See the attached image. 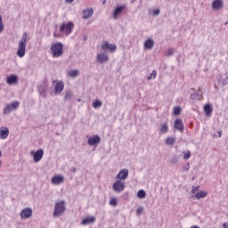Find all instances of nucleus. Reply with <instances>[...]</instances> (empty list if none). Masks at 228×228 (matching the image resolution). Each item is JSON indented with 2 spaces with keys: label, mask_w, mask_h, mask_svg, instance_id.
<instances>
[{
  "label": "nucleus",
  "mask_w": 228,
  "mask_h": 228,
  "mask_svg": "<svg viewBox=\"0 0 228 228\" xmlns=\"http://www.w3.org/2000/svg\"><path fill=\"white\" fill-rule=\"evenodd\" d=\"M65 211H67V207L65 206V200H61L56 202L54 205L53 210V217L60 218L62 215H65Z\"/></svg>",
  "instance_id": "nucleus-1"
},
{
  "label": "nucleus",
  "mask_w": 228,
  "mask_h": 228,
  "mask_svg": "<svg viewBox=\"0 0 228 228\" xmlns=\"http://www.w3.org/2000/svg\"><path fill=\"white\" fill-rule=\"evenodd\" d=\"M53 58L63 56V44L61 42L53 43L51 45Z\"/></svg>",
  "instance_id": "nucleus-2"
},
{
  "label": "nucleus",
  "mask_w": 228,
  "mask_h": 228,
  "mask_svg": "<svg viewBox=\"0 0 228 228\" xmlns=\"http://www.w3.org/2000/svg\"><path fill=\"white\" fill-rule=\"evenodd\" d=\"M26 38H28V33H24L21 40L19 42V49L17 51L19 58H24L26 54Z\"/></svg>",
  "instance_id": "nucleus-3"
},
{
  "label": "nucleus",
  "mask_w": 228,
  "mask_h": 228,
  "mask_svg": "<svg viewBox=\"0 0 228 228\" xmlns=\"http://www.w3.org/2000/svg\"><path fill=\"white\" fill-rule=\"evenodd\" d=\"M73 29H74V23L72 21H69L66 24L62 23L60 27L61 33H66L67 36L70 35Z\"/></svg>",
  "instance_id": "nucleus-4"
},
{
  "label": "nucleus",
  "mask_w": 228,
  "mask_h": 228,
  "mask_svg": "<svg viewBox=\"0 0 228 228\" xmlns=\"http://www.w3.org/2000/svg\"><path fill=\"white\" fill-rule=\"evenodd\" d=\"M112 190L116 191V193H122V191L126 190V183L122 180L116 181L112 185Z\"/></svg>",
  "instance_id": "nucleus-5"
},
{
  "label": "nucleus",
  "mask_w": 228,
  "mask_h": 228,
  "mask_svg": "<svg viewBox=\"0 0 228 228\" xmlns=\"http://www.w3.org/2000/svg\"><path fill=\"white\" fill-rule=\"evenodd\" d=\"M17 108H19V102H12L7 104L4 109V115H10V113L17 110Z\"/></svg>",
  "instance_id": "nucleus-6"
},
{
  "label": "nucleus",
  "mask_w": 228,
  "mask_h": 228,
  "mask_svg": "<svg viewBox=\"0 0 228 228\" xmlns=\"http://www.w3.org/2000/svg\"><path fill=\"white\" fill-rule=\"evenodd\" d=\"M30 154L33 156L34 163L42 161V158H44V151L42 149H39L37 151H31Z\"/></svg>",
  "instance_id": "nucleus-7"
},
{
  "label": "nucleus",
  "mask_w": 228,
  "mask_h": 228,
  "mask_svg": "<svg viewBox=\"0 0 228 228\" xmlns=\"http://www.w3.org/2000/svg\"><path fill=\"white\" fill-rule=\"evenodd\" d=\"M102 51H110V53H115L117 51V45L105 42L101 46Z\"/></svg>",
  "instance_id": "nucleus-8"
},
{
  "label": "nucleus",
  "mask_w": 228,
  "mask_h": 228,
  "mask_svg": "<svg viewBox=\"0 0 228 228\" xmlns=\"http://www.w3.org/2000/svg\"><path fill=\"white\" fill-rule=\"evenodd\" d=\"M129 177V170L127 168L121 169L117 175L116 179L119 181H126Z\"/></svg>",
  "instance_id": "nucleus-9"
},
{
  "label": "nucleus",
  "mask_w": 228,
  "mask_h": 228,
  "mask_svg": "<svg viewBox=\"0 0 228 228\" xmlns=\"http://www.w3.org/2000/svg\"><path fill=\"white\" fill-rule=\"evenodd\" d=\"M96 60L101 64H102V63H106V61L110 60V57L108 56V53L106 52H103L97 54Z\"/></svg>",
  "instance_id": "nucleus-10"
},
{
  "label": "nucleus",
  "mask_w": 228,
  "mask_h": 228,
  "mask_svg": "<svg viewBox=\"0 0 228 228\" xmlns=\"http://www.w3.org/2000/svg\"><path fill=\"white\" fill-rule=\"evenodd\" d=\"M88 145H99L101 143V137L99 135H93L87 141Z\"/></svg>",
  "instance_id": "nucleus-11"
},
{
  "label": "nucleus",
  "mask_w": 228,
  "mask_h": 228,
  "mask_svg": "<svg viewBox=\"0 0 228 228\" xmlns=\"http://www.w3.org/2000/svg\"><path fill=\"white\" fill-rule=\"evenodd\" d=\"M82 19L84 20H86L90 19L94 15V9L93 8H87L82 12Z\"/></svg>",
  "instance_id": "nucleus-12"
},
{
  "label": "nucleus",
  "mask_w": 228,
  "mask_h": 228,
  "mask_svg": "<svg viewBox=\"0 0 228 228\" xmlns=\"http://www.w3.org/2000/svg\"><path fill=\"white\" fill-rule=\"evenodd\" d=\"M63 88H65V84H63V81L57 82L53 89L55 95L61 94L63 92Z\"/></svg>",
  "instance_id": "nucleus-13"
},
{
  "label": "nucleus",
  "mask_w": 228,
  "mask_h": 228,
  "mask_svg": "<svg viewBox=\"0 0 228 228\" xmlns=\"http://www.w3.org/2000/svg\"><path fill=\"white\" fill-rule=\"evenodd\" d=\"M8 134H10V130L6 126H2L0 128V139L6 140L8 138Z\"/></svg>",
  "instance_id": "nucleus-14"
},
{
  "label": "nucleus",
  "mask_w": 228,
  "mask_h": 228,
  "mask_svg": "<svg viewBox=\"0 0 228 228\" xmlns=\"http://www.w3.org/2000/svg\"><path fill=\"white\" fill-rule=\"evenodd\" d=\"M49 91V87L47 86V84H43L38 86V92L41 96L47 97V92Z\"/></svg>",
  "instance_id": "nucleus-15"
},
{
  "label": "nucleus",
  "mask_w": 228,
  "mask_h": 228,
  "mask_svg": "<svg viewBox=\"0 0 228 228\" xmlns=\"http://www.w3.org/2000/svg\"><path fill=\"white\" fill-rule=\"evenodd\" d=\"M124 10H126V5H119L118 6L113 12V19H115V20H117L118 19V15H120V13H122V12H124Z\"/></svg>",
  "instance_id": "nucleus-16"
},
{
  "label": "nucleus",
  "mask_w": 228,
  "mask_h": 228,
  "mask_svg": "<svg viewBox=\"0 0 228 228\" xmlns=\"http://www.w3.org/2000/svg\"><path fill=\"white\" fill-rule=\"evenodd\" d=\"M65 181V177L61 175H56L52 178L53 184H61Z\"/></svg>",
  "instance_id": "nucleus-17"
},
{
  "label": "nucleus",
  "mask_w": 228,
  "mask_h": 228,
  "mask_svg": "<svg viewBox=\"0 0 228 228\" xmlns=\"http://www.w3.org/2000/svg\"><path fill=\"white\" fill-rule=\"evenodd\" d=\"M175 128L177 129V131H180L183 133L184 131V124L183 123L182 119H175Z\"/></svg>",
  "instance_id": "nucleus-18"
},
{
  "label": "nucleus",
  "mask_w": 228,
  "mask_h": 228,
  "mask_svg": "<svg viewBox=\"0 0 228 228\" xmlns=\"http://www.w3.org/2000/svg\"><path fill=\"white\" fill-rule=\"evenodd\" d=\"M18 81H19V77H17L16 75H10L6 78L7 85H16V83H18Z\"/></svg>",
  "instance_id": "nucleus-19"
},
{
  "label": "nucleus",
  "mask_w": 228,
  "mask_h": 228,
  "mask_svg": "<svg viewBox=\"0 0 228 228\" xmlns=\"http://www.w3.org/2000/svg\"><path fill=\"white\" fill-rule=\"evenodd\" d=\"M213 10H222L224 8V2L222 0H215L212 3Z\"/></svg>",
  "instance_id": "nucleus-20"
},
{
  "label": "nucleus",
  "mask_w": 228,
  "mask_h": 228,
  "mask_svg": "<svg viewBox=\"0 0 228 228\" xmlns=\"http://www.w3.org/2000/svg\"><path fill=\"white\" fill-rule=\"evenodd\" d=\"M154 48V39L149 38L144 42V49H148V51H151V49Z\"/></svg>",
  "instance_id": "nucleus-21"
},
{
  "label": "nucleus",
  "mask_w": 228,
  "mask_h": 228,
  "mask_svg": "<svg viewBox=\"0 0 228 228\" xmlns=\"http://www.w3.org/2000/svg\"><path fill=\"white\" fill-rule=\"evenodd\" d=\"M88 224H95V216H86L82 221V225H88Z\"/></svg>",
  "instance_id": "nucleus-22"
},
{
  "label": "nucleus",
  "mask_w": 228,
  "mask_h": 228,
  "mask_svg": "<svg viewBox=\"0 0 228 228\" xmlns=\"http://www.w3.org/2000/svg\"><path fill=\"white\" fill-rule=\"evenodd\" d=\"M204 111H205L207 117H209V115H211V113H213V106H211L210 103H207L204 106Z\"/></svg>",
  "instance_id": "nucleus-23"
},
{
  "label": "nucleus",
  "mask_w": 228,
  "mask_h": 228,
  "mask_svg": "<svg viewBox=\"0 0 228 228\" xmlns=\"http://www.w3.org/2000/svg\"><path fill=\"white\" fill-rule=\"evenodd\" d=\"M20 218H29V207H27L23 210H21Z\"/></svg>",
  "instance_id": "nucleus-24"
},
{
  "label": "nucleus",
  "mask_w": 228,
  "mask_h": 228,
  "mask_svg": "<svg viewBox=\"0 0 228 228\" xmlns=\"http://www.w3.org/2000/svg\"><path fill=\"white\" fill-rule=\"evenodd\" d=\"M206 197H208V192L204 191H200L195 194V198L198 200H200V199H206Z\"/></svg>",
  "instance_id": "nucleus-25"
},
{
  "label": "nucleus",
  "mask_w": 228,
  "mask_h": 228,
  "mask_svg": "<svg viewBox=\"0 0 228 228\" xmlns=\"http://www.w3.org/2000/svg\"><path fill=\"white\" fill-rule=\"evenodd\" d=\"M68 76L69 77H77L79 76V69H71L68 71Z\"/></svg>",
  "instance_id": "nucleus-26"
},
{
  "label": "nucleus",
  "mask_w": 228,
  "mask_h": 228,
  "mask_svg": "<svg viewBox=\"0 0 228 228\" xmlns=\"http://www.w3.org/2000/svg\"><path fill=\"white\" fill-rule=\"evenodd\" d=\"M159 132L162 133V134H167V133H168V124L167 123H164L160 126Z\"/></svg>",
  "instance_id": "nucleus-27"
},
{
  "label": "nucleus",
  "mask_w": 228,
  "mask_h": 228,
  "mask_svg": "<svg viewBox=\"0 0 228 228\" xmlns=\"http://www.w3.org/2000/svg\"><path fill=\"white\" fill-rule=\"evenodd\" d=\"M72 97H74V94L70 90L66 91L64 94V101H70Z\"/></svg>",
  "instance_id": "nucleus-28"
},
{
  "label": "nucleus",
  "mask_w": 228,
  "mask_h": 228,
  "mask_svg": "<svg viewBox=\"0 0 228 228\" xmlns=\"http://www.w3.org/2000/svg\"><path fill=\"white\" fill-rule=\"evenodd\" d=\"M93 108H94V110H99V108H101L102 106V102L101 100H95L93 103Z\"/></svg>",
  "instance_id": "nucleus-29"
},
{
  "label": "nucleus",
  "mask_w": 228,
  "mask_h": 228,
  "mask_svg": "<svg viewBox=\"0 0 228 228\" xmlns=\"http://www.w3.org/2000/svg\"><path fill=\"white\" fill-rule=\"evenodd\" d=\"M137 197L138 199H145V197H147V192H145L144 190L141 189L137 192Z\"/></svg>",
  "instance_id": "nucleus-30"
},
{
  "label": "nucleus",
  "mask_w": 228,
  "mask_h": 228,
  "mask_svg": "<svg viewBox=\"0 0 228 228\" xmlns=\"http://www.w3.org/2000/svg\"><path fill=\"white\" fill-rule=\"evenodd\" d=\"M191 99L192 101H201L202 95L200 94V96H199V93H194L191 94Z\"/></svg>",
  "instance_id": "nucleus-31"
},
{
  "label": "nucleus",
  "mask_w": 228,
  "mask_h": 228,
  "mask_svg": "<svg viewBox=\"0 0 228 228\" xmlns=\"http://www.w3.org/2000/svg\"><path fill=\"white\" fill-rule=\"evenodd\" d=\"M156 76H158V72L155 69H153L151 75L147 77V80L151 81V79H156Z\"/></svg>",
  "instance_id": "nucleus-32"
},
{
  "label": "nucleus",
  "mask_w": 228,
  "mask_h": 228,
  "mask_svg": "<svg viewBox=\"0 0 228 228\" xmlns=\"http://www.w3.org/2000/svg\"><path fill=\"white\" fill-rule=\"evenodd\" d=\"M175 142V138H174V137H167L166 139L167 145H174Z\"/></svg>",
  "instance_id": "nucleus-33"
},
{
  "label": "nucleus",
  "mask_w": 228,
  "mask_h": 228,
  "mask_svg": "<svg viewBox=\"0 0 228 228\" xmlns=\"http://www.w3.org/2000/svg\"><path fill=\"white\" fill-rule=\"evenodd\" d=\"M118 200H117V198H112L110 200V206H113V208H117V205H118Z\"/></svg>",
  "instance_id": "nucleus-34"
},
{
  "label": "nucleus",
  "mask_w": 228,
  "mask_h": 228,
  "mask_svg": "<svg viewBox=\"0 0 228 228\" xmlns=\"http://www.w3.org/2000/svg\"><path fill=\"white\" fill-rule=\"evenodd\" d=\"M183 154V159H190L191 156V152L190 151H184Z\"/></svg>",
  "instance_id": "nucleus-35"
},
{
  "label": "nucleus",
  "mask_w": 228,
  "mask_h": 228,
  "mask_svg": "<svg viewBox=\"0 0 228 228\" xmlns=\"http://www.w3.org/2000/svg\"><path fill=\"white\" fill-rule=\"evenodd\" d=\"M173 113H174V115H181V107H179V106L175 107Z\"/></svg>",
  "instance_id": "nucleus-36"
},
{
  "label": "nucleus",
  "mask_w": 228,
  "mask_h": 228,
  "mask_svg": "<svg viewBox=\"0 0 228 228\" xmlns=\"http://www.w3.org/2000/svg\"><path fill=\"white\" fill-rule=\"evenodd\" d=\"M4 29V24L3 23V16L0 14V33Z\"/></svg>",
  "instance_id": "nucleus-37"
},
{
  "label": "nucleus",
  "mask_w": 228,
  "mask_h": 228,
  "mask_svg": "<svg viewBox=\"0 0 228 228\" xmlns=\"http://www.w3.org/2000/svg\"><path fill=\"white\" fill-rule=\"evenodd\" d=\"M190 170V163H187L185 166L183 167L182 171L183 172H188Z\"/></svg>",
  "instance_id": "nucleus-38"
},
{
  "label": "nucleus",
  "mask_w": 228,
  "mask_h": 228,
  "mask_svg": "<svg viewBox=\"0 0 228 228\" xmlns=\"http://www.w3.org/2000/svg\"><path fill=\"white\" fill-rule=\"evenodd\" d=\"M142 213H143V207H139L136 209V215H138V216H140V215H142Z\"/></svg>",
  "instance_id": "nucleus-39"
},
{
  "label": "nucleus",
  "mask_w": 228,
  "mask_h": 228,
  "mask_svg": "<svg viewBox=\"0 0 228 228\" xmlns=\"http://www.w3.org/2000/svg\"><path fill=\"white\" fill-rule=\"evenodd\" d=\"M179 161V158L177 157H173V159H171V163H173L174 165H177Z\"/></svg>",
  "instance_id": "nucleus-40"
},
{
  "label": "nucleus",
  "mask_w": 228,
  "mask_h": 228,
  "mask_svg": "<svg viewBox=\"0 0 228 228\" xmlns=\"http://www.w3.org/2000/svg\"><path fill=\"white\" fill-rule=\"evenodd\" d=\"M174 54V48H169L167 53V56H172Z\"/></svg>",
  "instance_id": "nucleus-41"
},
{
  "label": "nucleus",
  "mask_w": 228,
  "mask_h": 228,
  "mask_svg": "<svg viewBox=\"0 0 228 228\" xmlns=\"http://www.w3.org/2000/svg\"><path fill=\"white\" fill-rule=\"evenodd\" d=\"M226 77L223 79V85L225 86V85H228V73H225Z\"/></svg>",
  "instance_id": "nucleus-42"
},
{
  "label": "nucleus",
  "mask_w": 228,
  "mask_h": 228,
  "mask_svg": "<svg viewBox=\"0 0 228 228\" xmlns=\"http://www.w3.org/2000/svg\"><path fill=\"white\" fill-rule=\"evenodd\" d=\"M129 199V194L127 192H125L122 194V200H127Z\"/></svg>",
  "instance_id": "nucleus-43"
},
{
  "label": "nucleus",
  "mask_w": 228,
  "mask_h": 228,
  "mask_svg": "<svg viewBox=\"0 0 228 228\" xmlns=\"http://www.w3.org/2000/svg\"><path fill=\"white\" fill-rule=\"evenodd\" d=\"M159 13H161V12L159 11V9H155L153 10V15L155 17H158V15H159Z\"/></svg>",
  "instance_id": "nucleus-44"
},
{
  "label": "nucleus",
  "mask_w": 228,
  "mask_h": 228,
  "mask_svg": "<svg viewBox=\"0 0 228 228\" xmlns=\"http://www.w3.org/2000/svg\"><path fill=\"white\" fill-rule=\"evenodd\" d=\"M200 188V186H192L191 193H195L196 191H199Z\"/></svg>",
  "instance_id": "nucleus-45"
},
{
  "label": "nucleus",
  "mask_w": 228,
  "mask_h": 228,
  "mask_svg": "<svg viewBox=\"0 0 228 228\" xmlns=\"http://www.w3.org/2000/svg\"><path fill=\"white\" fill-rule=\"evenodd\" d=\"M223 227H224V228H228V223H224V224H223Z\"/></svg>",
  "instance_id": "nucleus-46"
},
{
  "label": "nucleus",
  "mask_w": 228,
  "mask_h": 228,
  "mask_svg": "<svg viewBox=\"0 0 228 228\" xmlns=\"http://www.w3.org/2000/svg\"><path fill=\"white\" fill-rule=\"evenodd\" d=\"M196 94H198V97H200V95L202 97V93H200V91H198Z\"/></svg>",
  "instance_id": "nucleus-47"
},
{
  "label": "nucleus",
  "mask_w": 228,
  "mask_h": 228,
  "mask_svg": "<svg viewBox=\"0 0 228 228\" xmlns=\"http://www.w3.org/2000/svg\"><path fill=\"white\" fill-rule=\"evenodd\" d=\"M218 137H219V138H222V130H220V131L218 132Z\"/></svg>",
  "instance_id": "nucleus-48"
},
{
  "label": "nucleus",
  "mask_w": 228,
  "mask_h": 228,
  "mask_svg": "<svg viewBox=\"0 0 228 228\" xmlns=\"http://www.w3.org/2000/svg\"><path fill=\"white\" fill-rule=\"evenodd\" d=\"M31 215H33V210L29 208V216H31Z\"/></svg>",
  "instance_id": "nucleus-49"
},
{
  "label": "nucleus",
  "mask_w": 228,
  "mask_h": 228,
  "mask_svg": "<svg viewBox=\"0 0 228 228\" xmlns=\"http://www.w3.org/2000/svg\"><path fill=\"white\" fill-rule=\"evenodd\" d=\"M74 0H66V3H72Z\"/></svg>",
  "instance_id": "nucleus-50"
},
{
  "label": "nucleus",
  "mask_w": 228,
  "mask_h": 228,
  "mask_svg": "<svg viewBox=\"0 0 228 228\" xmlns=\"http://www.w3.org/2000/svg\"><path fill=\"white\" fill-rule=\"evenodd\" d=\"M213 138H218V136L216 135V134H213Z\"/></svg>",
  "instance_id": "nucleus-51"
},
{
  "label": "nucleus",
  "mask_w": 228,
  "mask_h": 228,
  "mask_svg": "<svg viewBox=\"0 0 228 228\" xmlns=\"http://www.w3.org/2000/svg\"><path fill=\"white\" fill-rule=\"evenodd\" d=\"M86 38H87V37H86V36H84V41H86Z\"/></svg>",
  "instance_id": "nucleus-52"
},
{
  "label": "nucleus",
  "mask_w": 228,
  "mask_h": 228,
  "mask_svg": "<svg viewBox=\"0 0 228 228\" xmlns=\"http://www.w3.org/2000/svg\"><path fill=\"white\" fill-rule=\"evenodd\" d=\"M1 156H3V153H2L1 151H0V158H1Z\"/></svg>",
  "instance_id": "nucleus-53"
},
{
  "label": "nucleus",
  "mask_w": 228,
  "mask_h": 228,
  "mask_svg": "<svg viewBox=\"0 0 228 228\" xmlns=\"http://www.w3.org/2000/svg\"><path fill=\"white\" fill-rule=\"evenodd\" d=\"M77 101H78V102H81V99H78Z\"/></svg>",
  "instance_id": "nucleus-54"
},
{
  "label": "nucleus",
  "mask_w": 228,
  "mask_h": 228,
  "mask_svg": "<svg viewBox=\"0 0 228 228\" xmlns=\"http://www.w3.org/2000/svg\"><path fill=\"white\" fill-rule=\"evenodd\" d=\"M106 3V0L103 1V4Z\"/></svg>",
  "instance_id": "nucleus-55"
},
{
  "label": "nucleus",
  "mask_w": 228,
  "mask_h": 228,
  "mask_svg": "<svg viewBox=\"0 0 228 228\" xmlns=\"http://www.w3.org/2000/svg\"><path fill=\"white\" fill-rule=\"evenodd\" d=\"M135 0H132V3H134Z\"/></svg>",
  "instance_id": "nucleus-56"
},
{
  "label": "nucleus",
  "mask_w": 228,
  "mask_h": 228,
  "mask_svg": "<svg viewBox=\"0 0 228 228\" xmlns=\"http://www.w3.org/2000/svg\"><path fill=\"white\" fill-rule=\"evenodd\" d=\"M73 172H76V169H73Z\"/></svg>",
  "instance_id": "nucleus-57"
}]
</instances>
